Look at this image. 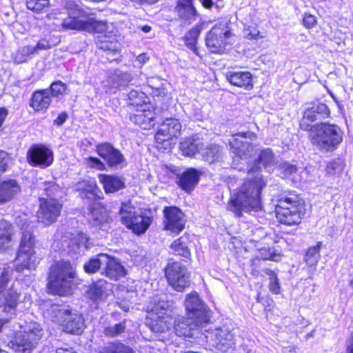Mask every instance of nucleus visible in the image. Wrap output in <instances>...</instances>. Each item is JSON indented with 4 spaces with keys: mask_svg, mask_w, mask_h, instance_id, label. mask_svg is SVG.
Segmentation results:
<instances>
[{
    "mask_svg": "<svg viewBox=\"0 0 353 353\" xmlns=\"http://www.w3.org/2000/svg\"><path fill=\"white\" fill-rule=\"evenodd\" d=\"M49 5V0H26L27 8L37 12H42Z\"/></svg>",
    "mask_w": 353,
    "mask_h": 353,
    "instance_id": "obj_52",
    "label": "nucleus"
},
{
    "mask_svg": "<svg viewBox=\"0 0 353 353\" xmlns=\"http://www.w3.org/2000/svg\"><path fill=\"white\" fill-rule=\"evenodd\" d=\"M303 23L307 28H312L316 24V19L314 15L311 14H305Z\"/></svg>",
    "mask_w": 353,
    "mask_h": 353,
    "instance_id": "obj_60",
    "label": "nucleus"
},
{
    "mask_svg": "<svg viewBox=\"0 0 353 353\" xmlns=\"http://www.w3.org/2000/svg\"><path fill=\"white\" fill-rule=\"evenodd\" d=\"M153 94L157 97H165L168 94V89L166 88V83L164 82L159 87L153 90Z\"/></svg>",
    "mask_w": 353,
    "mask_h": 353,
    "instance_id": "obj_62",
    "label": "nucleus"
},
{
    "mask_svg": "<svg viewBox=\"0 0 353 353\" xmlns=\"http://www.w3.org/2000/svg\"><path fill=\"white\" fill-rule=\"evenodd\" d=\"M181 129V124L177 119H165L155 134L157 142L161 143L170 140L172 137H178L180 134Z\"/></svg>",
    "mask_w": 353,
    "mask_h": 353,
    "instance_id": "obj_19",
    "label": "nucleus"
},
{
    "mask_svg": "<svg viewBox=\"0 0 353 353\" xmlns=\"http://www.w3.org/2000/svg\"><path fill=\"white\" fill-rule=\"evenodd\" d=\"M79 189L81 190V196L90 200H94L99 197L100 192L96 183L93 181H83L79 184Z\"/></svg>",
    "mask_w": 353,
    "mask_h": 353,
    "instance_id": "obj_42",
    "label": "nucleus"
},
{
    "mask_svg": "<svg viewBox=\"0 0 353 353\" xmlns=\"http://www.w3.org/2000/svg\"><path fill=\"white\" fill-rule=\"evenodd\" d=\"M84 30L90 32L103 33L109 29V25L105 21H97L94 18L86 17Z\"/></svg>",
    "mask_w": 353,
    "mask_h": 353,
    "instance_id": "obj_43",
    "label": "nucleus"
},
{
    "mask_svg": "<svg viewBox=\"0 0 353 353\" xmlns=\"http://www.w3.org/2000/svg\"><path fill=\"white\" fill-rule=\"evenodd\" d=\"M37 217L39 223L50 225L57 221L61 214L62 204L54 198H40Z\"/></svg>",
    "mask_w": 353,
    "mask_h": 353,
    "instance_id": "obj_12",
    "label": "nucleus"
},
{
    "mask_svg": "<svg viewBox=\"0 0 353 353\" xmlns=\"http://www.w3.org/2000/svg\"><path fill=\"white\" fill-rule=\"evenodd\" d=\"M304 210V202L293 193L281 196L276 206V218L281 223L292 225L301 222Z\"/></svg>",
    "mask_w": 353,
    "mask_h": 353,
    "instance_id": "obj_4",
    "label": "nucleus"
},
{
    "mask_svg": "<svg viewBox=\"0 0 353 353\" xmlns=\"http://www.w3.org/2000/svg\"><path fill=\"white\" fill-rule=\"evenodd\" d=\"M163 215L165 230L179 233L185 228V214L179 208L167 206L163 210Z\"/></svg>",
    "mask_w": 353,
    "mask_h": 353,
    "instance_id": "obj_16",
    "label": "nucleus"
},
{
    "mask_svg": "<svg viewBox=\"0 0 353 353\" xmlns=\"http://www.w3.org/2000/svg\"><path fill=\"white\" fill-rule=\"evenodd\" d=\"M330 113V110L325 104L312 103L304 111L303 118L300 121V128L303 130L310 131V128L312 127L310 123L324 119L329 117Z\"/></svg>",
    "mask_w": 353,
    "mask_h": 353,
    "instance_id": "obj_14",
    "label": "nucleus"
},
{
    "mask_svg": "<svg viewBox=\"0 0 353 353\" xmlns=\"http://www.w3.org/2000/svg\"><path fill=\"white\" fill-rule=\"evenodd\" d=\"M203 147L202 140L196 135L188 137L180 143V150L183 155L193 157L199 152Z\"/></svg>",
    "mask_w": 353,
    "mask_h": 353,
    "instance_id": "obj_29",
    "label": "nucleus"
},
{
    "mask_svg": "<svg viewBox=\"0 0 353 353\" xmlns=\"http://www.w3.org/2000/svg\"><path fill=\"white\" fill-rule=\"evenodd\" d=\"M12 232V225L6 220H0V252L10 246Z\"/></svg>",
    "mask_w": 353,
    "mask_h": 353,
    "instance_id": "obj_37",
    "label": "nucleus"
},
{
    "mask_svg": "<svg viewBox=\"0 0 353 353\" xmlns=\"http://www.w3.org/2000/svg\"><path fill=\"white\" fill-rule=\"evenodd\" d=\"M21 192V186L15 179L0 181V206L13 200Z\"/></svg>",
    "mask_w": 353,
    "mask_h": 353,
    "instance_id": "obj_24",
    "label": "nucleus"
},
{
    "mask_svg": "<svg viewBox=\"0 0 353 353\" xmlns=\"http://www.w3.org/2000/svg\"><path fill=\"white\" fill-rule=\"evenodd\" d=\"M51 48V45L46 39H41L39 41L36 46H33L34 48V53H37L38 50H47Z\"/></svg>",
    "mask_w": 353,
    "mask_h": 353,
    "instance_id": "obj_63",
    "label": "nucleus"
},
{
    "mask_svg": "<svg viewBox=\"0 0 353 353\" xmlns=\"http://www.w3.org/2000/svg\"><path fill=\"white\" fill-rule=\"evenodd\" d=\"M202 172L195 168H188L176 177L179 187L187 192L192 191L199 182Z\"/></svg>",
    "mask_w": 353,
    "mask_h": 353,
    "instance_id": "obj_22",
    "label": "nucleus"
},
{
    "mask_svg": "<svg viewBox=\"0 0 353 353\" xmlns=\"http://www.w3.org/2000/svg\"><path fill=\"white\" fill-rule=\"evenodd\" d=\"M321 242H318L314 246L310 247L305 256V261L308 266V271L313 274L316 271V266L320 258Z\"/></svg>",
    "mask_w": 353,
    "mask_h": 353,
    "instance_id": "obj_35",
    "label": "nucleus"
},
{
    "mask_svg": "<svg viewBox=\"0 0 353 353\" xmlns=\"http://www.w3.org/2000/svg\"><path fill=\"white\" fill-rule=\"evenodd\" d=\"M174 11L181 19L189 21L195 20L197 15L193 0H177Z\"/></svg>",
    "mask_w": 353,
    "mask_h": 353,
    "instance_id": "obj_28",
    "label": "nucleus"
},
{
    "mask_svg": "<svg viewBox=\"0 0 353 353\" xmlns=\"http://www.w3.org/2000/svg\"><path fill=\"white\" fill-rule=\"evenodd\" d=\"M343 169V161L340 159L331 162L327 166V171L331 174L340 173Z\"/></svg>",
    "mask_w": 353,
    "mask_h": 353,
    "instance_id": "obj_56",
    "label": "nucleus"
},
{
    "mask_svg": "<svg viewBox=\"0 0 353 353\" xmlns=\"http://www.w3.org/2000/svg\"><path fill=\"white\" fill-rule=\"evenodd\" d=\"M165 273L169 284L174 290L183 292L190 286V274L187 268L179 262L168 263Z\"/></svg>",
    "mask_w": 353,
    "mask_h": 353,
    "instance_id": "obj_11",
    "label": "nucleus"
},
{
    "mask_svg": "<svg viewBox=\"0 0 353 353\" xmlns=\"http://www.w3.org/2000/svg\"><path fill=\"white\" fill-rule=\"evenodd\" d=\"M76 12L70 14L66 18L63 19L62 27L65 30H84L86 17L75 14Z\"/></svg>",
    "mask_w": 353,
    "mask_h": 353,
    "instance_id": "obj_36",
    "label": "nucleus"
},
{
    "mask_svg": "<svg viewBox=\"0 0 353 353\" xmlns=\"http://www.w3.org/2000/svg\"><path fill=\"white\" fill-rule=\"evenodd\" d=\"M121 221L122 223L129 228L132 225L134 218H136L138 213L135 211V208L126 203H123L119 211Z\"/></svg>",
    "mask_w": 353,
    "mask_h": 353,
    "instance_id": "obj_45",
    "label": "nucleus"
},
{
    "mask_svg": "<svg viewBox=\"0 0 353 353\" xmlns=\"http://www.w3.org/2000/svg\"><path fill=\"white\" fill-rule=\"evenodd\" d=\"M88 293L92 299H97L102 296L103 289L101 285L95 283L90 286Z\"/></svg>",
    "mask_w": 353,
    "mask_h": 353,
    "instance_id": "obj_57",
    "label": "nucleus"
},
{
    "mask_svg": "<svg viewBox=\"0 0 353 353\" xmlns=\"http://www.w3.org/2000/svg\"><path fill=\"white\" fill-rule=\"evenodd\" d=\"M130 121L143 129L150 128L153 120V113L145 108L136 109L134 113L130 117Z\"/></svg>",
    "mask_w": 353,
    "mask_h": 353,
    "instance_id": "obj_33",
    "label": "nucleus"
},
{
    "mask_svg": "<svg viewBox=\"0 0 353 353\" xmlns=\"http://www.w3.org/2000/svg\"><path fill=\"white\" fill-rule=\"evenodd\" d=\"M202 155L210 163L218 161L222 157V148L216 144H210L205 148Z\"/></svg>",
    "mask_w": 353,
    "mask_h": 353,
    "instance_id": "obj_44",
    "label": "nucleus"
},
{
    "mask_svg": "<svg viewBox=\"0 0 353 353\" xmlns=\"http://www.w3.org/2000/svg\"><path fill=\"white\" fill-rule=\"evenodd\" d=\"M107 254L100 253L89 259L83 265V269L86 273L94 274L98 272L101 265H104L105 263Z\"/></svg>",
    "mask_w": 353,
    "mask_h": 353,
    "instance_id": "obj_41",
    "label": "nucleus"
},
{
    "mask_svg": "<svg viewBox=\"0 0 353 353\" xmlns=\"http://www.w3.org/2000/svg\"><path fill=\"white\" fill-rule=\"evenodd\" d=\"M226 78L234 85L244 87L246 89H251L252 88L251 83L252 75L249 72L229 71L226 74Z\"/></svg>",
    "mask_w": 353,
    "mask_h": 353,
    "instance_id": "obj_30",
    "label": "nucleus"
},
{
    "mask_svg": "<svg viewBox=\"0 0 353 353\" xmlns=\"http://www.w3.org/2000/svg\"><path fill=\"white\" fill-rule=\"evenodd\" d=\"M274 161V155L272 151L266 148L263 150L259 154L257 161L248 165L247 172L252 174L261 170L259 164H262L264 167L272 165Z\"/></svg>",
    "mask_w": 353,
    "mask_h": 353,
    "instance_id": "obj_32",
    "label": "nucleus"
},
{
    "mask_svg": "<svg viewBox=\"0 0 353 353\" xmlns=\"http://www.w3.org/2000/svg\"><path fill=\"white\" fill-rule=\"evenodd\" d=\"M73 243H75L79 250H87L90 247L91 243L87 234L83 233H79L73 239Z\"/></svg>",
    "mask_w": 353,
    "mask_h": 353,
    "instance_id": "obj_54",
    "label": "nucleus"
},
{
    "mask_svg": "<svg viewBox=\"0 0 353 353\" xmlns=\"http://www.w3.org/2000/svg\"><path fill=\"white\" fill-rule=\"evenodd\" d=\"M163 83L164 81L159 78L150 77L148 79V83L152 90L157 88L159 85H161Z\"/></svg>",
    "mask_w": 353,
    "mask_h": 353,
    "instance_id": "obj_64",
    "label": "nucleus"
},
{
    "mask_svg": "<svg viewBox=\"0 0 353 353\" xmlns=\"http://www.w3.org/2000/svg\"><path fill=\"white\" fill-rule=\"evenodd\" d=\"M263 272L265 273L266 275L269 276L270 290L275 294H279L281 288L276 273H275L274 271L268 268L264 269Z\"/></svg>",
    "mask_w": 353,
    "mask_h": 353,
    "instance_id": "obj_50",
    "label": "nucleus"
},
{
    "mask_svg": "<svg viewBox=\"0 0 353 353\" xmlns=\"http://www.w3.org/2000/svg\"><path fill=\"white\" fill-rule=\"evenodd\" d=\"M48 198H53L60 191L59 186L54 181H45L42 185Z\"/></svg>",
    "mask_w": 353,
    "mask_h": 353,
    "instance_id": "obj_53",
    "label": "nucleus"
},
{
    "mask_svg": "<svg viewBox=\"0 0 353 353\" xmlns=\"http://www.w3.org/2000/svg\"><path fill=\"white\" fill-rule=\"evenodd\" d=\"M203 29V25L199 24L189 30L185 34V45L190 48L196 52L195 48L197 39Z\"/></svg>",
    "mask_w": 353,
    "mask_h": 353,
    "instance_id": "obj_46",
    "label": "nucleus"
},
{
    "mask_svg": "<svg viewBox=\"0 0 353 353\" xmlns=\"http://www.w3.org/2000/svg\"><path fill=\"white\" fill-rule=\"evenodd\" d=\"M8 155L7 152L0 150V173L6 170L8 166Z\"/></svg>",
    "mask_w": 353,
    "mask_h": 353,
    "instance_id": "obj_61",
    "label": "nucleus"
},
{
    "mask_svg": "<svg viewBox=\"0 0 353 353\" xmlns=\"http://www.w3.org/2000/svg\"><path fill=\"white\" fill-rule=\"evenodd\" d=\"M202 323H198L196 321L189 317L183 321L179 322L174 326L176 334L184 339L185 341L193 343L191 339L196 340L202 336L199 326Z\"/></svg>",
    "mask_w": 353,
    "mask_h": 353,
    "instance_id": "obj_18",
    "label": "nucleus"
},
{
    "mask_svg": "<svg viewBox=\"0 0 353 353\" xmlns=\"http://www.w3.org/2000/svg\"><path fill=\"white\" fill-rule=\"evenodd\" d=\"M126 320L118 323L106 326L103 330V334L108 337H117L125 332Z\"/></svg>",
    "mask_w": 353,
    "mask_h": 353,
    "instance_id": "obj_47",
    "label": "nucleus"
},
{
    "mask_svg": "<svg viewBox=\"0 0 353 353\" xmlns=\"http://www.w3.org/2000/svg\"><path fill=\"white\" fill-rule=\"evenodd\" d=\"M145 96L144 97H138L132 101L128 103L129 106L137 108V109H143L146 106Z\"/></svg>",
    "mask_w": 353,
    "mask_h": 353,
    "instance_id": "obj_59",
    "label": "nucleus"
},
{
    "mask_svg": "<svg viewBox=\"0 0 353 353\" xmlns=\"http://www.w3.org/2000/svg\"><path fill=\"white\" fill-rule=\"evenodd\" d=\"M188 238L187 236H182L178 239L174 241L170 245L172 252L181 256L189 258L191 255L190 250L188 248Z\"/></svg>",
    "mask_w": 353,
    "mask_h": 353,
    "instance_id": "obj_40",
    "label": "nucleus"
},
{
    "mask_svg": "<svg viewBox=\"0 0 353 353\" xmlns=\"http://www.w3.org/2000/svg\"><path fill=\"white\" fill-rule=\"evenodd\" d=\"M66 90V85L61 81H55L52 83L50 86L51 94L53 97H58L59 95H63Z\"/></svg>",
    "mask_w": 353,
    "mask_h": 353,
    "instance_id": "obj_55",
    "label": "nucleus"
},
{
    "mask_svg": "<svg viewBox=\"0 0 353 353\" xmlns=\"http://www.w3.org/2000/svg\"><path fill=\"white\" fill-rule=\"evenodd\" d=\"M39 261L34 250H19L15 259V270L17 272H21L24 269H35Z\"/></svg>",
    "mask_w": 353,
    "mask_h": 353,
    "instance_id": "obj_25",
    "label": "nucleus"
},
{
    "mask_svg": "<svg viewBox=\"0 0 353 353\" xmlns=\"http://www.w3.org/2000/svg\"><path fill=\"white\" fill-rule=\"evenodd\" d=\"M27 158L32 165L48 167L53 161V152L43 145H34L28 150Z\"/></svg>",
    "mask_w": 353,
    "mask_h": 353,
    "instance_id": "obj_17",
    "label": "nucleus"
},
{
    "mask_svg": "<svg viewBox=\"0 0 353 353\" xmlns=\"http://www.w3.org/2000/svg\"><path fill=\"white\" fill-rule=\"evenodd\" d=\"M100 353H132V349L125 344L115 341L108 343Z\"/></svg>",
    "mask_w": 353,
    "mask_h": 353,
    "instance_id": "obj_48",
    "label": "nucleus"
},
{
    "mask_svg": "<svg viewBox=\"0 0 353 353\" xmlns=\"http://www.w3.org/2000/svg\"><path fill=\"white\" fill-rule=\"evenodd\" d=\"M97 48L104 52L106 58L109 61L119 60L121 45L116 39L115 35L102 34L98 35L95 39Z\"/></svg>",
    "mask_w": 353,
    "mask_h": 353,
    "instance_id": "obj_15",
    "label": "nucleus"
},
{
    "mask_svg": "<svg viewBox=\"0 0 353 353\" xmlns=\"http://www.w3.org/2000/svg\"><path fill=\"white\" fill-rule=\"evenodd\" d=\"M227 20L214 25L205 37L206 46L212 53H221L231 37L232 32Z\"/></svg>",
    "mask_w": 353,
    "mask_h": 353,
    "instance_id": "obj_9",
    "label": "nucleus"
},
{
    "mask_svg": "<svg viewBox=\"0 0 353 353\" xmlns=\"http://www.w3.org/2000/svg\"><path fill=\"white\" fill-rule=\"evenodd\" d=\"M256 138V134L248 131L245 132H239L235 134L232 139L230 141L231 149L233 154L236 155V159L234 158L233 165L234 168L241 170V168H238V163L236 161L239 159H247L252 155L254 151V146L250 143L244 141L245 139L252 140Z\"/></svg>",
    "mask_w": 353,
    "mask_h": 353,
    "instance_id": "obj_10",
    "label": "nucleus"
},
{
    "mask_svg": "<svg viewBox=\"0 0 353 353\" xmlns=\"http://www.w3.org/2000/svg\"><path fill=\"white\" fill-rule=\"evenodd\" d=\"M212 345L223 353H250V350L243 344H239L233 330L226 325L216 327L210 333Z\"/></svg>",
    "mask_w": 353,
    "mask_h": 353,
    "instance_id": "obj_5",
    "label": "nucleus"
},
{
    "mask_svg": "<svg viewBox=\"0 0 353 353\" xmlns=\"http://www.w3.org/2000/svg\"><path fill=\"white\" fill-rule=\"evenodd\" d=\"M265 185L262 176H256L245 181L236 192L231 195L228 209L238 216H241L243 212L260 210L261 192Z\"/></svg>",
    "mask_w": 353,
    "mask_h": 353,
    "instance_id": "obj_1",
    "label": "nucleus"
},
{
    "mask_svg": "<svg viewBox=\"0 0 353 353\" xmlns=\"http://www.w3.org/2000/svg\"><path fill=\"white\" fill-rule=\"evenodd\" d=\"M76 272L70 262H57L50 268L48 287L52 293L64 296L72 288Z\"/></svg>",
    "mask_w": 353,
    "mask_h": 353,
    "instance_id": "obj_2",
    "label": "nucleus"
},
{
    "mask_svg": "<svg viewBox=\"0 0 353 353\" xmlns=\"http://www.w3.org/2000/svg\"><path fill=\"white\" fill-rule=\"evenodd\" d=\"M145 325L154 333H164L170 330L172 325L171 315H157L155 313H148Z\"/></svg>",
    "mask_w": 353,
    "mask_h": 353,
    "instance_id": "obj_21",
    "label": "nucleus"
},
{
    "mask_svg": "<svg viewBox=\"0 0 353 353\" xmlns=\"http://www.w3.org/2000/svg\"><path fill=\"white\" fill-rule=\"evenodd\" d=\"M132 77L127 72L116 71L109 76L108 84L111 89H118L122 86H126L132 81Z\"/></svg>",
    "mask_w": 353,
    "mask_h": 353,
    "instance_id": "obj_34",
    "label": "nucleus"
},
{
    "mask_svg": "<svg viewBox=\"0 0 353 353\" xmlns=\"http://www.w3.org/2000/svg\"><path fill=\"white\" fill-rule=\"evenodd\" d=\"M34 236L32 231L25 230L22 233L20 246L19 250H34Z\"/></svg>",
    "mask_w": 353,
    "mask_h": 353,
    "instance_id": "obj_49",
    "label": "nucleus"
},
{
    "mask_svg": "<svg viewBox=\"0 0 353 353\" xmlns=\"http://www.w3.org/2000/svg\"><path fill=\"white\" fill-rule=\"evenodd\" d=\"M176 307L172 301H168L165 297L154 296L148 306V313H155L157 315H171Z\"/></svg>",
    "mask_w": 353,
    "mask_h": 353,
    "instance_id": "obj_26",
    "label": "nucleus"
},
{
    "mask_svg": "<svg viewBox=\"0 0 353 353\" xmlns=\"http://www.w3.org/2000/svg\"><path fill=\"white\" fill-rule=\"evenodd\" d=\"M90 219L94 225L105 223L108 215L105 208L99 203H94L90 208Z\"/></svg>",
    "mask_w": 353,
    "mask_h": 353,
    "instance_id": "obj_38",
    "label": "nucleus"
},
{
    "mask_svg": "<svg viewBox=\"0 0 353 353\" xmlns=\"http://www.w3.org/2000/svg\"><path fill=\"white\" fill-rule=\"evenodd\" d=\"M34 54L33 46H27L18 50L14 56V61L17 63L26 62L30 54Z\"/></svg>",
    "mask_w": 353,
    "mask_h": 353,
    "instance_id": "obj_51",
    "label": "nucleus"
},
{
    "mask_svg": "<svg viewBox=\"0 0 353 353\" xmlns=\"http://www.w3.org/2000/svg\"><path fill=\"white\" fill-rule=\"evenodd\" d=\"M51 103V98L48 90L35 91L32 96L30 106L35 111L46 110Z\"/></svg>",
    "mask_w": 353,
    "mask_h": 353,
    "instance_id": "obj_31",
    "label": "nucleus"
},
{
    "mask_svg": "<svg viewBox=\"0 0 353 353\" xmlns=\"http://www.w3.org/2000/svg\"><path fill=\"white\" fill-rule=\"evenodd\" d=\"M50 312L52 321L60 324L65 332L75 334H80L83 332L84 320L79 313L72 312L71 310L58 305H52Z\"/></svg>",
    "mask_w": 353,
    "mask_h": 353,
    "instance_id": "obj_6",
    "label": "nucleus"
},
{
    "mask_svg": "<svg viewBox=\"0 0 353 353\" xmlns=\"http://www.w3.org/2000/svg\"><path fill=\"white\" fill-rule=\"evenodd\" d=\"M185 305L190 319L198 323H206L210 320V311L197 293L187 294Z\"/></svg>",
    "mask_w": 353,
    "mask_h": 353,
    "instance_id": "obj_13",
    "label": "nucleus"
},
{
    "mask_svg": "<svg viewBox=\"0 0 353 353\" xmlns=\"http://www.w3.org/2000/svg\"><path fill=\"white\" fill-rule=\"evenodd\" d=\"M263 260L275 261L276 255L272 248H263L259 250V256Z\"/></svg>",
    "mask_w": 353,
    "mask_h": 353,
    "instance_id": "obj_58",
    "label": "nucleus"
},
{
    "mask_svg": "<svg viewBox=\"0 0 353 353\" xmlns=\"http://www.w3.org/2000/svg\"><path fill=\"white\" fill-rule=\"evenodd\" d=\"M43 335V329L38 323L29 322L25 325L24 330L17 334L11 342L12 349L16 353H31Z\"/></svg>",
    "mask_w": 353,
    "mask_h": 353,
    "instance_id": "obj_7",
    "label": "nucleus"
},
{
    "mask_svg": "<svg viewBox=\"0 0 353 353\" xmlns=\"http://www.w3.org/2000/svg\"><path fill=\"white\" fill-rule=\"evenodd\" d=\"M97 152L109 167H117L125 161V158L121 152L110 143H103L97 145Z\"/></svg>",
    "mask_w": 353,
    "mask_h": 353,
    "instance_id": "obj_20",
    "label": "nucleus"
},
{
    "mask_svg": "<svg viewBox=\"0 0 353 353\" xmlns=\"http://www.w3.org/2000/svg\"><path fill=\"white\" fill-rule=\"evenodd\" d=\"M152 220V216L139 213L134 218L132 225L128 228L132 229L137 234H143L149 228Z\"/></svg>",
    "mask_w": 353,
    "mask_h": 353,
    "instance_id": "obj_39",
    "label": "nucleus"
},
{
    "mask_svg": "<svg viewBox=\"0 0 353 353\" xmlns=\"http://www.w3.org/2000/svg\"><path fill=\"white\" fill-rule=\"evenodd\" d=\"M9 283V272L4 270L0 276V312L12 316L21 302V294Z\"/></svg>",
    "mask_w": 353,
    "mask_h": 353,
    "instance_id": "obj_8",
    "label": "nucleus"
},
{
    "mask_svg": "<svg viewBox=\"0 0 353 353\" xmlns=\"http://www.w3.org/2000/svg\"><path fill=\"white\" fill-rule=\"evenodd\" d=\"M105 261L102 274L114 281H118L126 275L127 270L115 257L107 254Z\"/></svg>",
    "mask_w": 353,
    "mask_h": 353,
    "instance_id": "obj_23",
    "label": "nucleus"
},
{
    "mask_svg": "<svg viewBox=\"0 0 353 353\" xmlns=\"http://www.w3.org/2000/svg\"><path fill=\"white\" fill-rule=\"evenodd\" d=\"M99 180L106 193H114L125 187V180L121 176L100 174Z\"/></svg>",
    "mask_w": 353,
    "mask_h": 353,
    "instance_id": "obj_27",
    "label": "nucleus"
},
{
    "mask_svg": "<svg viewBox=\"0 0 353 353\" xmlns=\"http://www.w3.org/2000/svg\"><path fill=\"white\" fill-rule=\"evenodd\" d=\"M310 139L321 150L332 151L343 140V132L336 125L321 123L310 128Z\"/></svg>",
    "mask_w": 353,
    "mask_h": 353,
    "instance_id": "obj_3",
    "label": "nucleus"
}]
</instances>
